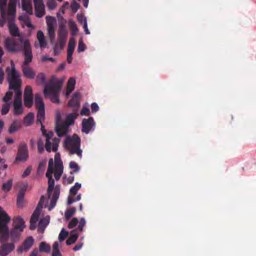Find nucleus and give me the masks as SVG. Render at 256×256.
<instances>
[{
  "mask_svg": "<svg viewBox=\"0 0 256 256\" xmlns=\"http://www.w3.org/2000/svg\"><path fill=\"white\" fill-rule=\"evenodd\" d=\"M25 194V190H20L18 194L16 204L18 207L22 208L24 205V198Z\"/></svg>",
  "mask_w": 256,
  "mask_h": 256,
  "instance_id": "nucleus-30",
  "label": "nucleus"
},
{
  "mask_svg": "<svg viewBox=\"0 0 256 256\" xmlns=\"http://www.w3.org/2000/svg\"><path fill=\"white\" fill-rule=\"evenodd\" d=\"M81 188V184L76 182L74 186H72L70 190V194L68 198L67 204H71L74 202L78 201L80 200V194L76 196L78 190Z\"/></svg>",
  "mask_w": 256,
  "mask_h": 256,
  "instance_id": "nucleus-14",
  "label": "nucleus"
},
{
  "mask_svg": "<svg viewBox=\"0 0 256 256\" xmlns=\"http://www.w3.org/2000/svg\"><path fill=\"white\" fill-rule=\"evenodd\" d=\"M85 50H86L85 44L82 42V40H79L78 48V50H77L78 52H84Z\"/></svg>",
  "mask_w": 256,
  "mask_h": 256,
  "instance_id": "nucleus-55",
  "label": "nucleus"
},
{
  "mask_svg": "<svg viewBox=\"0 0 256 256\" xmlns=\"http://www.w3.org/2000/svg\"><path fill=\"white\" fill-rule=\"evenodd\" d=\"M34 114L32 112H30L24 118V122L26 126H30L34 122Z\"/></svg>",
  "mask_w": 256,
  "mask_h": 256,
  "instance_id": "nucleus-34",
  "label": "nucleus"
},
{
  "mask_svg": "<svg viewBox=\"0 0 256 256\" xmlns=\"http://www.w3.org/2000/svg\"><path fill=\"white\" fill-rule=\"evenodd\" d=\"M8 80L9 84L10 89H17L21 86L22 80L20 78V76L16 70L14 65H13L12 70L8 74Z\"/></svg>",
  "mask_w": 256,
  "mask_h": 256,
  "instance_id": "nucleus-7",
  "label": "nucleus"
},
{
  "mask_svg": "<svg viewBox=\"0 0 256 256\" xmlns=\"http://www.w3.org/2000/svg\"><path fill=\"white\" fill-rule=\"evenodd\" d=\"M76 79L70 78L67 82L66 88H65V98H68L72 92L74 90L76 86Z\"/></svg>",
  "mask_w": 256,
  "mask_h": 256,
  "instance_id": "nucleus-22",
  "label": "nucleus"
},
{
  "mask_svg": "<svg viewBox=\"0 0 256 256\" xmlns=\"http://www.w3.org/2000/svg\"><path fill=\"white\" fill-rule=\"evenodd\" d=\"M8 28L10 33L12 36H20L18 28L13 20H8Z\"/></svg>",
  "mask_w": 256,
  "mask_h": 256,
  "instance_id": "nucleus-27",
  "label": "nucleus"
},
{
  "mask_svg": "<svg viewBox=\"0 0 256 256\" xmlns=\"http://www.w3.org/2000/svg\"><path fill=\"white\" fill-rule=\"evenodd\" d=\"M24 60L22 65V70L24 76L30 80L34 79L36 72L29 64L32 62L33 56L32 48L28 40H26L24 44Z\"/></svg>",
  "mask_w": 256,
  "mask_h": 256,
  "instance_id": "nucleus-1",
  "label": "nucleus"
},
{
  "mask_svg": "<svg viewBox=\"0 0 256 256\" xmlns=\"http://www.w3.org/2000/svg\"><path fill=\"white\" fill-rule=\"evenodd\" d=\"M32 170V167L30 166H28L24 171V173L22 174V178H26L28 176Z\"/></svg>",
  "mask_w": 256,
  "mask_h": 256,
  "instance_id": "nucleus-62",
  "label": "nucleus"
},
{
  "mask_svg": "<svg viewBox=\"0 0 256 256\" xmlns=\"http://www.w3.org/2000/svg\"><path fill=\"white\" fill-rule=\"evenodd\" d=\"M24 104L28 108H30L33 104V96H24Z\"/></svg>",
  "mask_w": 256,
  "mask_h": 256,
  "instance_id": "nucleus-44",
  "label": "nucleus"
},
{
  "mask_svg": "<svg viewBox=\"0 0 256 256\" xmlns=\"http://www.w3.org/2000/svg\"><path fill=\"white\" fill-rule=\"evenodd\" d=\"M35 104L37 109L44 108V104L41 96L36 94L35 96Z\"/></svg>",
  "mask_w": 256,
  "mask_h": 256,
  "instance_id": "nucleus-33",
  "label": "nucleus"
},
{
  "mask_svg": "<svg viewBox=\"0 0 256 256\" xmlns=\"http://www.w3.org/2000/svg\"><path fill=\"white\" fill-rule=\"evenodd\" d=\"M38 40L39 41L40 47L44 48L46 46V42L45 41L44 36V33L41 30H39L37 33Z\"/></svg>",
  "mask_w": 256,
  "mask_h": 256,
  "instance_id": "nucleus-36",
  "label": "nucleus"
},
{
  "mask_svg": "<svg viewBox=\"0 0 256 256\" xmlns=\"http://www.w3.org/2000/svg\"><path fill=\"white\" fill-rule=\"evenodd\" d=\"M46 4L50 10H54L56 6V3L54 0H48Z\"/></svg>",
  "mask_w": 256,
  "mask_h": 256,
  "instance_id": "nucleus-52",
  "label": "nucleus"
},
{
  "mask_svg": "<svg viewBox=\"0 0 256 256\" xmlns=\"http://www.w3.org/2000/svg\"><path fill=\"white\" fill-rule=\"evenodd\" d=\"M86 224V220L84 218H80L79 224L78 226V229L80 232H82L83 230V228Z\"/></svg>",
  "mask_w": 256,
  "mask_h": 256,
  "instance_id": "nucleus-59",
  "label": "nucleus"
},
{
  "mask_svg": "<svg viewBox=\"0 0 256 256\" xmlns=\"http://www.w3.org/2000/svg\"><path fill=\"white\" fill-rule=\"evenodd\" d=\"M41 210L36 207L33 212L30 219V230H34L36 228V224L38 220Z\"/></svg>",
  "mask_w": 256,
  "mask_h": 256,
  "instance_id": "nucleus-21",
  "label": "nucleus"
},
{
  "mask_svg": "<svg viewBox=\"0 0 256 256\" xmlns=\"http://www.w3.org/2000/svg\"><path fill=\"white\" fill-rule=\"evenodd\" d=\"M78 114L76 112H73L68 114L65 117V134L68 133V127L74 124L76 119L78 116Z\"/></svg>",
  "mask_w": 256,
  "mask_h": 256,
  "instance_id": "nucleus-17",
  "label": "nucleus"
},
{
  "mask_svg": "<svg viewBox=\"0 0 256 256\" xmlns=\"http://www.w3.org/2000/svg\"><path fill=\"white\" fill-rule=\"evenodd\" d=\"M61 86V82L55 81L52 77L45 86L44 90V96L46 97L48 96H52L51 101L54 103H58L60 100L57 95V92Z\"/></svg>",
  "mask_w": 256,
  "mask_h": 256,
  "instance_id": "nucleus-3",
  "label": "nucleus"
},
{
  "mask_svg": "<svg viewBox=\"0 0 256 256\" xmlns=\"http://www.w3.org/2000/svg\"><path fill=\"white\" fill-rule=\"evenodd\" d=\"M6 6V0H3L0 2V12L2 14H4V13L5 8Z\"/></svg>",
  "mask_w": 256,
  "mask_h": 256,
  "instance_id": "nucleus-56",
  "label": "nucleus"
},
{
  "mask_svg": "<svg viewBox=\"0 0 256 256\" xmlns=\"http://www.w3.org/2000/svg\"><path fill=\"white\" fill-rule=\"evenodd\" d=\"M96 124L92 117L84 118L82 122V131L88 134L90 131L94 130Z\"/></svg>",
  "mask_w": 256,
  "mask_h": 256,
  "instance_id": "nucleus-15",
  "label": "nucleus"
},
{
  "mask_svg": "<svg viewBox=\"0 0 256 256\" xmlns=\"http://www.w3.org/2000/svg\"><path fill=\"white\" fill-rule=\"evenodd\" d=\"M50 217L49 216L41 218L38 224V232L39 233H43L44 229L50 222Z\"/></svg>",
  "mask_w": 256,
  "mask_h": 256,
  "instance_id": "nucleus-26",
  "label": "nucleus"
},
{
  "mask_svg": "<svg viewBox=\"0 0 256 256\" xmlns=\"http://www.w3.org/2000/svg\"><path fill=\"white\" fill-rule=\"evenodd\" d=\"M34 3L36 16L42 18L45 14L44 6L42 0H34Z\"/></svg>",
  "mask_w": 256,
  "mask_h": 256,
  "instance_id": "nucleus-16",
  "label": "nucleus"
},
{
  "mask_svg": "<svg viewBox=\"0 0 256 256\" xmlns=\"http://www.w3.org/2000/svg\"><path fill=\"white\" fill-rule=\"evenodd\" d=\"M39 250L40 252L49 253L50 251V246L46 242H42L40 244Z\"/></svg>",
  "mask_w": 256,
  "mask_h": 256,
  "instance_id": "nucleus-37",
  "label": "nucleus"
},
{
  "mask_svg": "<svg viewBox=\"0 0 256 256\" xmlns=\"http://www.w3.org/2000/svg\"><path fill=\"white\" fill-rule=\"evenodd\" d=\"M48 30L49 38L50 39L51 41H52L55 38V32L54 27L51 26L50 28H48Z\"/></svg>",
  "mask_w": 256,
  "mask_h": 256,
  "instance_id": "nucleus-49",
  "label": "nucleus"
},
{
  "mask_svg": "<svg viewBox=\"0 0 256 256\" xmlns=\"http://www.w3.org/2000/svg\"><path fill=\"white\" fill-rule=\"evenodd\" d=\"M90 111L88 108L87 107L84 106L80 112V114L81 116H89Z\"/></svg>",
  "mask_w": 256,
  "mask_h": 256,
  "instance_id": "nucleus-58",
  "label": "nucleus"
},
{
  "mask_svg": "<svg viewBox=\"0 0 256 256\" xmlns=\"http://www.w3.org/2000/svg\"><path fill=\"white\" fill-rule=\"evenodd\" d=\"M54 133L50 131L48 132L46 136L45 148L46 151L48 152H50L52 150L56 152L58 150L60 138H54L52 139Z\"/></svg>",
  "mask_w": 256,
  "mask_h": 256,
  "instance_id": "nucleus-9",
  "label": "nucleus"
},
{
  "mask_svg": "<svg viewBox=\"0 0 256 256\" xmlns=\"http://www.w3.org/2000/svg\"><path fill=\"white\" fill-rule=\"evenodd\" d=\"M53 158H50L48 161V168L46 172V176L48 178V198L51 196L52 193L54 192V180L52 178V174L54 172L52 168Z\"/></svg>",
  "mask_w": 256,
  "mask_h": 256,
  "instance_id": "nucleus-8",
  "label": "nucleus"
},
{
  "mask_svg": "<svg viewBox=\"0 0 256 256\" xmlns=\"http://www.w3.org/2000/svg\"><path fill=\"white\" fill-rule=\"evenodd\" d=\"M46 18L48 28L54 27V24L56 22V18L50 16H46Z\"/></svg>",
  "mask_w": 256,
  "mask_h": 256,
  "instance_id": "nucleus-45",
  "label": "nucleus"
},
{
  "mask_svg": "<svg viewBox=\"0 0 256 256\" xmlns=\"http://www.w3.org/2000/svg\"><path fill=\"white\" fill-rule=\"evenodd\" d=\"M69 168L73 170L70 172V174H73L74 172H78L80 170V168L78 164L74 161H72L70 162Z\"/></svg>",
  "mask_w": 256,
  "mask_h": 256,
  "instance_id": "nucleus-40",
  "label": "nucleus"
},
{
  "mask_svg": "<svg viewBox=\"0 0 256 256\" xmlns=\"http://www.w3.org/2000/svg\"><path fill=\"white\" fill-rule=\"evenodd\" d=\"M13 113L16 116H18L23 112L24 108L22 105V102H14Z\"/></svg>",
  "mask_w": 256,
  "mask_h": 256,
  "instance_id": "nucleus-28",
  "label": "nucleus"
},
{
  "mask_svg": "<svg viewBox=\"0 0 256 256\" xmlns=\"http://www.w3.org/2000/svg\"><path fill=\"white\" fill-rule=\"evenodd\" d=\"M76 208L75 207H70L68 208L65 211V218L66 220H69L76 212Z\"/></svg>",
  "mask_w": 256,
  "mask_h": 256,
  "instance_id": "nucleus-39",
  "label": "nucleus"
},
{
  "mask_svg": "<svg viewBox=\"0 0 256 256\" xmlns=\"http://www.w3.org/2000/svg\"><path fill=\"white\" fill-rule=\"evenodd\" d=\"M16 14V8L14 6H9L8 8V14L10 16H14Z\"/></svg>",
  "mask_w": 256,
  "mask_h": 256,
  "instance_id": "nucleus-61",
  "label": "nucleus"
},
{
  "mask_svg": "<svg viewBox=\"0 0 256 256\" xmlns=\"http://www.w3.org/2000/svg\"><path fill=\"white\" fill-rule=\"evenodd\" d=\"M80 7V4L74 0L70 5V8L73 12H76Z\"/></svg>",
  "mask_w": 256,
  "mask_h": 256,
  "instance_id": "nucleus-47",
  "label": "nucleus"
},
{
  "mask_svg": "<svg viewBox=\"0 0 256 256\" xmlns=\"http://www.w3.org/2000/svg\"><path fill=\"white\" fill-rule=\"evenodd\" d=\"M34 242V240L32 236H29L25 240L22 246L18 248V251L22 252L23 251L27 252L32 246Z\"/></svg>",
  "mask_w": 256,
  "mask_h": 256,
  "instance_id": "nucleus-23",
  "label": "nucleus"
},
{
  "mask_svg": "<svg viewBox=\"0 0 256 256\" xmlns=\"http://www.w3.org/2000/svg\"><path fill=\"white\" fill-rule=\"evenodd\" d=\"M45 198L44 196H41L40 200L38 204L37 208L42 209L44 202Z\"/></svg>",
  "mask_w": 256,
  "mask_h": 256,
  "instance_id": "nucleus-63",
  "label": "nucleus"
},
{
  "mask_svg": "<svg viewBox=\"0 0 256 256\" xmlns=\"http://www.w3.org/2000/svg\"><path fill=\"white\" fill-rule=\"evenodd\" d=\"M29 157L28 146L25 143H20L18 146V152L14 164L18 162H25Z\"/></svg>",
  "mask_w": 256,
  "mask_h": 256,
  "instance_id": "nucleus-10",
  "label": "nucleus"
},
{
  "mask_svg": "<svg viewBox=\"0 0 256 256\" xmlns=\"http://www.w3.org/2000/svg\"><path fill=\"white\" fill-rule=\"evenodd\" d=\"M20 122L17 120H14L10 126V128L8 130V133L12 134L15 132L20 128Z\"/></svg>",
  "mask_w": 256,
  "mask_h": 256,
  "instance_id": "nucleus-31",
  "label": "nucleus"
},
{
  "mask_svg": "<svg viewBox=\"0 0 256 256\" xmlns=\"http://www.w3.org/2000/svg\"><path fill=\"white\" fill-rule=\"evenodd\" d=\"M76 46V40L74 38H71L68 43L67 50L66 60L68 63L70 64L72 60V55Z\"/></svg>",
  "mask_w": 256,
  "mask_h": 256,
  "instance_id": "nucleus-18",
  "label": "nucleus"
},
{
  "mask_svg": "<svg viewBox=\"0 0 256 256\" xmlns=\"http://www.w3.org/2000/svg\"><path fill=\"white\" fill-rule=\"evenodd\" d=\"M58 21H60V26L58 30V36L60 38V46L61 49H62L64 46V22L62 18H58Z\"/></svg>",
  "mask_w": 256,
  "mask_h": 256,
  "instance_id": "nucleus-25",
  "label": "nucleus"
},
{
  "mask_svg": "<svg viewBox=\"0 0 256 256\" xmlns=\"http://www.w3.org/2000/svg\"><path fill=\"white\" fill-rule=\"evenodd\" d=\"M60 195V187L56 186L54 189V192L52 193L51 196L50 198H51L50 202V206L48 208L50 210H52L56 206V202L58 199Z\"/></svg>",
  "mask_w": 256,
  "mask_h": 256,
  "instance_id": "nucleus-24",
  "label": "nucleus"
},
{
  "mask_svg": "<svg viewBox=\"0 0 256 256\" xmlns=\"http://www.w3.org/2000/svg\"><path fill=\"white\" fill-rule=\"evenodd\" d=\"M13 93L12 92H8L4 97L2 98V100L4 102H7L12 98Z\"/></svg>",
  "mask_w": 256,
  "mask_h": 256,
  "instance_id": "nucleus-57",
  "label": "nucleus"
},
{
  "mask_svg": "<svg viewBox=\"0 0 256 256\" xmlns=\"http://www.w3.org/2000/svg\"><path fill=\"white\" fill-rule=\"evenodd\" d=\"M91 110L92 113H95L99 110V106L96 102H92L91 104Z\"/></svg>",
  "mask_w": 256,
  "mask_h": 256,
  "instance_id": "nucleus-60",
  "label": "nucleus"
},
{
  "mask_svg": "<svg viewBox=\"0 0 256 256\" xmlns=\"http://www.w3.org/2000/svg\"><path fill=\"white\" fill-rule=\"evenodd\" d=\"M78 220L76 218H74L70 222L68 226V228H74L78 224Z\"/></svg>",
  "mask_w": 256,
  "mask_h": 256,
  "instance_id": "nucleus-50",
  "label": "nucleus"
},
{
  "mask_svg": "<svg viewBox=\"0 0 256 256\" xmlns=\"http://www.w3.org/2000/svg\"><path fill=\"white\" fill-rule=\"evenodd\" d=\"M58 240L60 242H62L64 240V228H62L61 230L60 234L58 236Z\"/></svg>",
  "mask_w": 256,
  "mask_h": 256,
  "instance_id": "nucleus-64",
  "label": "nucleus"
},
{
  "mask_svg": "<svg viewBox=\"0 0 256 256\" xmlns=\"http://www.w3.org/2000/svg\"><path fill=\"white\" fill-rule=\"evenodd\" d=\"M52 168L54 178L58 180L63 172L62 162L58 153L56 154L54 156V161H53Z\"/></svg>",
  "mask_w": 256,
  "mask_h": 256,
  "instance_id": "nucleus-11",
  "label": "nucleus"
},
{
  "mask_svg": "<svg viewBox=\"0 0 256 256\" xmlns=\"http://www.w3.org/2000/svg\"><path fill=\"white\" fill-rule=\"evenodd\" d=\"M38 149L39 152H42L44 150V141L42 138H39L38 140Z\"/></svg>",
  "mask_w": 256,
  "mask_h": 256,
  "instance_id": "nucleus-53",
  "label": "nucleus"
},
{
  "mask_svg": "<svg viewBox=\"0 0 256 256\" xmlns=\"http://www.w3.org/2000/svg\"><path fill=\"white\" fill-rule=\"evenodd\" d=\"M24 96H32V88L30 86H26L24 91Z\"/></svg>",
  "mask_w": 256,
  "mask_h": 256,
  "instance_id": "nucleus-51",
  "label": "nucleus"
},
{
  "mask_svg": "<svg viewBox=\"0 0 256 256\" xmlns=\"http://www.w3.org/2000/svg\"><path fill=\"white\" fill-rule=\"evenodd\" d=\"M80 138L77 134H74L70 136L66 133L65 148L69 150L70 155L76 154L82 158V150L80 148Z\"/></svg>",
  "mask_w": 256,
  "mask_h": 256,
  "instance_id": "nucleus-2",
  "label": "nucleus"
},
{
  "mask_svg": "<svg viewBox=\"0 0 256 256\" xmlns=\"http://www.w3.org/2000/svg\"><path fill=\"white\" fill-rule=\"evenodd\" d=\"M54 131L59 137L64 136V120L59 110H57L56 114Z\"/></svg>",
  "mask_w": 256,
  "mask_h": 256,
  "instance_id": "nucleus-12",
  "label": "nucleus"
},
{
  "mask_svg": "<svg viewBox=\"0 0 256 256\" xmlns=\"http://www.w3.org/2000/svg\"><path fill=\"white\" fill-rule=\"evenodd\" d=\"M15 248L13 243H5L0 246V256H6L12 252Z\"/></svg>",
  "mask_w": 256,
  "mask_h": 256,
  "instance_id": "nucleus-19",
  "label": "nucleus"
},
{
  "mask_svg": "<svg viewBox=\"0 0 256 256\" xmlns=\"http://www.w3.org/2000/svg\"><path fill=\"white\" fill-rule=\"evenodd\" d=\"M12 226L10 235L12 240H15L19 238L26 227L24 219L20 216H14L13 218Z\"/></svg>",
  "mask_w": 256,
  "mask_h": 256,
  "instance_id": "nucleus-6",
  "label": "nucleus"
},
{
  "mask_svg": "<svg viewBox=\"0 0 256 256\" xmlns=\"http://www.w3.org/2000/svg\"><path fill=\"white\" fill-rule=\"evenodd\" d=\"M60 242H55L52 246L53 252L52 256H60V254L59 250Z\"/></svg>",
  "mask_w": 256,
  "mask_h": 256,
  "instance_id": "nucleus-41",
  "label": "nucleus"
},
{
  "mask_svg": "<svg viewBox=\"0 0 256 256\" xmlns=\"http://www.w3.org/2000/svg\"><path fill=\"white\" fill-rule=\"evenodd\" d=\"M10 104H6L2 105L1 113L2 115H5L7 114L10 108Z\"/></svg>",
  "mask_w": 256,
  "mask_h": 256,
  "instance_id": "nucleus-48",
  "label": "nucleus"
},
{
  "mask_svg": "<svg viewBox=\"0 0 256 256\" xmlns=\"http://www.w3.org/2000/svg\"><path fill=\"white\" fill-rule=\"evenodd\" d=\"M41 210L36 207L33 212L30 219V230H34L36 228V224L38 220Z\"/></svg>",
  "mask_w": 256,
  "mask_h": 256,
  "instance_id": "nucleus-20",
  "label": "nucleus"
},
{
  "mask_svg": "<svg viewBox=\"0 0 256 256\" xmlns=\"http://www.w3.org/2000/svg\"><path fill=\"white\" fill-rule=\"evenodd\" d=\"M12 186V179L8 180L6 182L3 184L2 186V190L4 191H10Z\"/></svg>",
  "mask_w": 256,
  "mask_h": 256,
  "instance_id": "nucleus-43",
  "label": "nucleus"
},
{
  "mask_svg": "<svg viewBox=\"0 0 256 256\" xmlns=\"http://www.w3.org/2000/svg\"><path fill=\"white\" fill-rule=\"evenodd\" d=\"M78 236V234L77 232V230H73L70 237L68 238V239L66 240V245H70L72 244H74Z\"/></svg>",
  "mask_w": 256,
  "mask_h": 256,
  "instance_id": "nucleus-29",
  "label": "nucleus"
},
{
  "mask_svg": "<svg viewBox=\"0 0 256 256\" xmlns=\"http://www.w3.org/2000/svg\"><path fill=\"white\" fill-rule=\"evenodd\" d=\"M26 40H24L22 38H8L4 42L5 48L10 52L16 53L22 50L24 44Z\"/></svg>",
  "mask_w": 256,
  "mask_h": 256,
  "instance_id": "nucleus-5",
  "label": "nucleus"
},
{
  "mask_svg": "<svg viewBox=\"0 0 256 256\" xmlns=\"http://www.w3.org/2000/svg\"><path fill=\"white\" fill-rule=\"evenodd\" d=\"M45 118V110L44 108L38 109L36 124L41 123V122L44 120Z\"/></svg>",
  "mask_w": 256,
  "mask_h": 256,
  "instance_id": "nucleus-35",
  "label": "nucleus"
},
{
  "mask_svg": "<svg viewBox=\"0 0 256 256\" xmlns=\"http://www.w3.org/2000/svg\"><path fill=\"white\" fill-rule=\"evenodd\" d=\"M10 220V218L2 208L0 206V239L1 242H6L9 236L8 224Z\"/></svg>",
  "mask_w": 256,
  "mask_h": 256,
  "instance_id": "nucleus-4",
  "label": "nucleus"
},
{
  "mask_svg": "<svg viewBox=\"0 0 256 256\" xmlns=\"http://www.w3.org/2000/svg\"><path fill=\"white\" fill-rule=\"evenodd\" d=\"M36 82L38 84H44L45 86L46 84V76L42 72L38 74L36 77Z\"/></svg>",
  "mask_w": 256,
  "mask_h": 256,
  "instance_id": "nucleus-38",
  "label": "nucleus"
},
{
  "mask_svg": "<svg viewBox=\"0 0 256 256\" xmlns=\"http://www.w3.org/2000/svg\"><path fill=\"white\" fill-rule=\"evenodd\" d=\"M22 8L23 10H26L28 13L32 14V5L27 2L22 4Z\"/></svg>",
  "mask_w": 256,
  "mask_h": 256,
  "instance_id": "nucleus-46",
  "label": "nucleus"
},
{
  "mask_svg": "<svg viewBox=\"0 0 256 256\" xmlns=\"http://www.w3.org/2000/svg\"><path fill=\"white\" fill-rule=\"evenodd\" d=\"M81 94L80 92H76L68 103V106L72 108L73 112H77L80 107Z\"/></svg>",
  "mask_w": 256,
  "mask_h": 256,
  "instance_id": "nucleus-13",
  "label": "nucleus"
},
{
  "mask_svg": "<svg viewBox=\"0 0 256 256\" xmlns=\"http://www.w3.org/2000/svg\"><path fill=\"white\" fill-rule=\"evenodd\" d=\"M13 90H15V96L14 102H22V92L20 88Z\"/></svg>",
  "mask_w": 256,
  "mask_h": 256,
  "instance_id": "nucleus-42",
  "label": "nucleus"
},
{
  "mask_svg": "<svg viewBox=\"0 0 256 256\" xmlns=\"http://www.w3.org/2000/svg\"><path fill=\"white\" fill-rule=\"evenodd\" d=\"M76 16H77L78 20L80 24H83V25H84V24L87 23L86 18L83 15L80 14H78Z\"/></svg>",
  "mask_w": 256,
  "mask_h": 256,
  "instance_id": "nucleus-54",
  "label": "nucleus"
},
{
  "mask_svg": "<svg viewBox=\"0 0 256 256\" xmlns=\"http://www.w3.org/2000/svg\"><path fill=\"white\" fill-rule=\"evenodd\" d=\"M68 24L70 29L72 35H76L78 33V30L76 22L72 20H68Z\"/></svg>",
  "mask_w": 256,
  "mask_h": 256,
  "instance_id": "nucleus-32",
  "label": "nucleus"
}]
</instances>
